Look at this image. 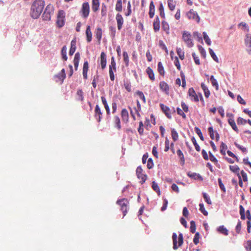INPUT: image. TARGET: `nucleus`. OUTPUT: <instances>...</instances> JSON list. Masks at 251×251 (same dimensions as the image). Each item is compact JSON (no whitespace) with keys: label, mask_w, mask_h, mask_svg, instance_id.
<instances>
[{"label":"nucleus","mask_w":251,"mask_h":251,"mask_svg":"<svg viewBox=\"0 0 251 251\" xmlns=\"http://www.w3.org/2000/svg\"><path fill=\"white\" fill-rule=\"evenodd\" d=\"M45 6L43 0H35L32 3L30 9V15L33 19H37L42 13Z\"/></svg>","instance_id":"nucleus-1"},{"label":"nucleus","mask_w":251,"mask_h":251,"mask_svg":"<svg viewBox=\"0 0 251 251\" xmlns=\"http://www.w3.org/2000/svg\"><path fill=\"white\" fill-rule=\"evenodd\" d=\"M173 242V249L174 250H177L178 247L182 246L183 243V236L182 233H179L178 237L176 233H173L172 235Z\"/></svg>","instance_id":"nucleus-2"},{"label":"nucleus","mask_w":251,"mask_h":251,"mask_svg":"<svg viewBox=\"0 0 251 251\" xmlns=\"http://www.w3.org/2000/svg\"><path fill=\"white\" fill-rule=\"evenodd\" d=\"M116 203L120 206V209L123 213V217L125 216L127 213V207L129 205V202L126 199H122L118 200Z\"/></svg>","instance_id":"nucleus-3"},{"label":"nucleus","mask_w":251,"mask_h":251,"mask_svg":"<svg viewBox=\"0 0 251 251\" xmlns=\"http://www.w3.org/2000/svg\"><path fill=\"white\" fill-rule=\"evenodd\" d=\"M90 13V5L88 2H83L79 11L81 17L87 19Z\"/></svg>","instance_id":"nucleus-4"},{"label":"nucleus","mask_w":251,"mask_h":251,"mask_svg":"<svg viewBox=\"0 0 251 251\" xmlns=\"http://www.w3.org/2000/svg\"><path fill=\"white\" fill-rule=\"evenodd\" d=\"M65 12L63 10H59L58 13L56 25L58 27H62L65 24Z\"/></svg>","instance_id":"nucleus-5"},{"label":"nucleus","mask_w":251,"mask_h":251,"mask_svg":"<svg viewBox=\"0 0 251 251\" xmlns=\"http://www.w3.org/2000/svg\"><path fill=\"white\" fill-rule=\"evenodd\" d=\"M182 38L187 46L189 48L193 46L194 44L191 39V35L188 32L184 31L182 35Z\"/></svg>","instance_id":"nucleus-6"},{"label":"nucleus","mask_w":251,"mask_h":251,"mask_svg":"<svg viewBox=\"0 0 251 251\" xmlns=\"http://www.w3.org/2000/svg\"><path fill=\"white\" fill-rule=\"evenodd\" d=\"M53 14L52 6L49 5L47 6L43 15V18L44 20L49 21L50 20L51 15Z\"/></svg>","instance_id":"nucleus-7"},{"label":"nucleus","mask_w":251,"mask_h":251,"mask_svg":"<svg viewBox=\"0 0 251 251\" xmlns=\"http://www.w3.org/2000/svg\"><path fill=\"white\" fill-rule=\"evenodd\" d=\"M136 175L138 178L141 180L140 182L143 184L145 182L147 178V176L143 173V169L141 167L139 166L136 169Z\"/></svg>","instance_id":"nucleus-8"},{"label":"nucleus","mask_w":251,"mask_h":251,"mask_svg":"<svg viewBox=\"0 0 251 251\" xmlns=\"http://www.w3.org/2000/svg\"><path fill=\"white\" fill-rule=\"evenodd\" d=\"M187 16L189 19H192L196 21L197 23H199L200 18L197 13L194 11L193 9H191L187 13Z\"/></svg>","instance_id":"nucleus-9"},{"label":"nucleus","mask_w":251,"mask_h":251,"mask_svg":"<svg viewBox=\"0 0 251 251\" xmlns=\"http://www.w3.org/2000/svg\"><path fill=\"white\" fill-rule=\"evenodd\" d=\"M160 107L161 108V109L163 112V113L165 114V115L167 116L168 118L169 119H171L172 118L171 116V111L170 109V108L164 105L163 103L160 104Z\"/></svg>","instance_id":"nucleus-10"},{"label":"nucleus","mask_w":251,"mask_h":251,"mask_svg":"<svg viewBox=\"0 0 251 251\" xmlns=\"http://www.w3.org/2000/svg\"><path fill=\"white\" fill-rule=\"evenodd\" d=\"M102 113L99 105H96L95 109V118L98 122H100L101 119Z\"/></svg>","instance_id":"nucleus-11"},{"label":"nucleus","mask_w":251,"mask_h":251,"mask_svg":"<svg viewBox=\"0 0 251 251\" xmlns=\"http://www.w3.org/2000/svg\"><path fill=\"white\" fill-rule=\"evenodd\" d=\"M189 96L191 97V99L195 102H198L199 100V97L196 93L195 91L193 88H191L188 90Z\"/></svg>","instance_id":"nucleus-12"},{"label":"nucleus","mask_w":251,"mask_h":251,"mask_svg":"<svg viewBox=\"0 0 251 251\" xmlns=\"http://www.w3.org/2000/svg\"><path fill=\"white\" fill-rule=\"evenodd\" d=\"M116 20L117 23L118 29L121 30L124 23V19L121 14L118 13L116 16Z\"/></svg>","instance_id":"nucleus-13"},{"label":"nucleus","mask_w":251,"mask_h":251,"mask_svg":"<svg viewBox=\"0 0 251 251\" xmlns=\"http://www.w3.org/2000/svg\"><path fill=\"white\" fill-rule=\"evenodd\" d=\"M208 131L209 134L211 139L214 140L215 139L214 133H216V140L218 141L219 140L220 136L218 133L216 131H214L213 128L212 126L208 127Z\"/></svg>","instance_id":"nucleus-14"},{"label":"nucleus","mask_w":251,"mask_h":251,"mask_svg":"<svg viewBox=\"0 0 251 251\" xmlns=\"http://www.w3.org/2000/svg\"><path fill=\"white\" fill-rule=\"evenodd\" d=\"M100 65L102 70L105 68L106 66V55L104 52H101L100 53Z\"/></svg>","instance_id":"nucleus-15"},{"label":"nucleus","mask_w":251,"mask_h":251,"mask_svg":"<svg viewBox=\"0 0 251 251\" xmlns=\"http://www.w3.org/2000/svg\"><path fill=\"white\" fill-rule=\"evenodd\" d=\"M121 117L123 122L125 123L128 122L129 114L126 108H124L122 110Z\"/></svg>","instance_id":"nucleus-16"},{"label":"nucleus","mask_w":251,"mask_h":251,"mask_svg":"<svg viewBox=\"0 0 251 251\" xmlns=\"http://www.w3.org/2000/svg\"><path fill=\"white\" fill-rule=\"evenodd\" d=\"M160 89L165 92L166 94H169V87L168 84L165 81H161L159 83Z\"/></svg>","instance_id":"nucleus-17"},{"label":"nucleus","mask_w":251,"mask_h":251,"mask_svg":"<svg viewBox=\"0 0 251 251\" xmlns=\"http://www.w3.org/2000/svg\"><path fill=\"white\" fill-rule=\"evenodd\" d=\"M86 36V40L88 43H90L92 39V33L91 30V26L87 25L85 31Z\"/></svg>","instance_id":"nucleus-18"},{"label":"nucleus","mask_w":251,"mask_h":251,"mask_svg":"<svg viewBox=\"0 0 251 251\" xmlns=\"http://www.w3.org/2000/svg\"><path fill=\"white\" fill-rule=\"evenodd\" d=\"M89 70V63L87 61H85L83 66V76L85 79H87L88 78L87 73Z\"/></svg>","instance_id":"nucleus-19"},{"label":"nucleus","mask_w":251,"mask_h":251,"mask_svg":"<svg viewBox=\"0 0 251 251\" xmlns=\"http://www.w3.org/2000/svg\"><path fill=\"white\" fill-rule=\"evenodd\" d=\"M100 5V0H92V9L94 12H96L99 10Z\"/></svg>","instance_id":"nucleus-20"},{"label":"nucleus","mask_w":251,"mask_h":251,"mask_svg":"<svg viewBox=\"0 0 251 251\" xmlns=\"http://www.w3.org/2000/svg\"><path fill=\"white\" fill-rule=\"evenodd\" d=\"M245 44L249 48V52L251 54V34H247L246 35Z\"/></svg>","instance_id":"nucleus-21"},{"label":"nucleus","mask_w":251,"mask_h":251,"mask_svg":"<svg viewBox=\"0 0 251 251\" xmlns=\"http://www.w3.org/2000/svg\"><path fill=\"white\" fill-rule=\"evenodd\" d=\"M153 27L155 32L158 31L160 29V20L158 16H156L154 20Z\"/></svg>","instance_id":"nucleus-22"},{"label":"nucleus","mask_w":251,"mask_h":251,"mask_svg":"<svg viewBox=\"0 0 251 251\" xmlns=\"http://www.w3.org/2000/svg\"><path fill=\"white\" fill-rule=\"evenodd\" d=\"M95 37L98 40V42L100 43L102 37V29L100 27H98L95 32Z\"/></svg>","instance_id":"nucleus-23"},{"label":"nucleus","mask_w":251,"mask_h":251,"mask_svg":"<svg viewBox=\"0 0 251 251\" xmlns=\"http://www.w3.org/2000/svg\"><path fill=\"white\" fill-rule=\"evenodd\" d=\"M155 13V6L154 5L153 2L151 1L150 4V9H149V16L150 18H152L154 15Z\"/></svg>","instance_id":"nucleus-24"},{"label":"nucleus","mask_w":251,"mask_h":251,"mask_svg":"<svg viewBox=\"0 0 251 251\" xmlns=\"http://www.w3.org/2000/svg\"><path fill=\"white\" fill-rule=\"evenodd\" d=\"M80 60V53L79 52H76L75 54V57L74 59V64L75 70H76L77 69V67L78 66L79 62Z\"/></svg>","instance_id":"nucleus-25"},{"label":"nucleus","mask_w":251,"mask_h":251,"mask_svg":"<svg viewBox=\"0 0 251 251\" xmlns=\"http://www.w3.org/2000/svg\"><path fill=\"white\" fill-rule=\"evenodd\" d=\"M228 124L232 127V129L236 131V132H239V129L236 125V123L234 121V119L233 118H229L228 120Z\"/></svg>","instance_id":"nucleus-26"},{"label":"nucleus","mask_w":251,"mask_h":251,"mask_svg":"<svg viewBox=\"0 0 251 251\" xmlns=\"http://www.w3.org/2000/svg\"><path fill=\"white\" fill-rule=\"evenodd\" d=\"M146 73L148 74L149 78L152 81H154L155 79L154 74L153 70L150 67H148L146 69Z\"/></svg>","instance_id":"nucleus-27"},{"label":"nucleus","mask_w":251,"mask_h":251,"mask_svg":"<svg viewBox=\"0 0 251 251\" xmlns=\"http://www.w3.org/2000/svg\"><path fill=\"white\" fill-rule=\"evenodd\" d=\"M76 49V40H73L71 42V48L69 50V55H72L75 52Z\"/></svg>","instance_id":"nucleus-28"},{"label":"nucleus","mask_w":251,"mask_h":251,"mask_svg":"<svg viewBox=\"0 0 251 251\" xmlns=\"http://www.w3.org/2000/svg\"><path fill=\"white\" fill-rule=\"evenodd\" d=\"M55 77L57 78L59 80L62 82L66 77V74L64 69H62L61 72L57 75H55Z\"/></svg>","instance_id":"nucleus-29"},{"label":"nucleus","mask_w":251,"mask_h":251,"mask_svg":"<svg viewBox=\"0 0 251 251\" xmlns=\"http://www.w3.org/2000/svg\"><path fill=\"white\" fill-rule=\"evenodd\" d=\"M162 28L167 34H169V25L168 23L165 21H163L162 22Z\"/></svg>","instance_id":"nucleus-30"},{"label":"nucleus","mask_w":251,"mask_h":251,"mask_svg":"<svg viewBox=\"0 0 251 251\" xmlns=\"http://www.w3.org/2000/svg\"><path fill=\"white\" fill-rule=\"evenodd\" d=\"M201 87L204 92L205 97L207 98H208L210 93L207 86L203 83H201Z\"/></svg>","instance_id":"nucleus-31"},{"label":"nucleus","mask_w":251,"mask_h":251,"mask_svg":"<svg viewBox=\"0 0 251 251\" xmlns=\"http://www.w3.org/2000/svg\"><path fill=\"white\" fill-rule=\"evenodd\" d=\"M101 101L104 105V108L106 110V113L107 114H109L110 113V108L106 100L104 97H101Z\"/></svg>","instance_id":"nucleus-32"},{"label":"nucleus","mask_w":251,"mask_h":251,"mask_svg":"<svg viewBox=\"0 0 251 251\" xmlns=\"http://www.w3.org/2000/svg\"><path fill=\"white\" fill-rule=\"evenodd\" d=\"M110 69L116 72V64L114 57L113 56L111 58V63L109 66V70Z\"/></svg>","instance_id":"nucleus-33"},{"label":"nucleus","mask_w":251,"mask_h":251,"mask_svg":"<svg viewBox=\"0 0 251 251\" xmlns=\"http://www.w3.org/2000/svg\"><path fill=\"white\" fill-rule=\"evenodd\" d=\"M76 99L79 101H83L84 99L83 92L81 89H78L76 92Z\"/></svg>","instance_id":"nucleus-34"},{"label":"nucleus","mask_w":251,"mask_h":251,"mask_svg":"<svg viewBox=\"0 0 251 251\" xmlns=\"http://www.w3.org/2000/svg\"><path fill=\"white\" fill-rule=\"evenodd\" d=\"M210 79L212 86L215 87L216 90H218L219 89V84L217 80L214 78V76L213 75H211Z\"/></svg>","instance_id":"nucleus-35"},{"label":"nucleus","mask_w":251,"mask_h":251,"mask_svg":"<svg viewBox=\"0 0 251 251\" xmlns=\"http://www.w3.org/2000/svg\"><path fill=\"white\" fill-rule=\"evenodd\" d=\"M187 175H188V176H189L190 177L194 178L195 179H200L201 180L202 179V177L201 175H200L199 174H197V173H195L189 172Z\"/></svg>","instance_id":"nucleus-36"},{"label":"nucleus","mask_w":251,"mask_h":251,"mask_svg":"<svg viewBox=\"0 0 251 251\" xmlns=\"http://www.w3.org/2000/svg\"><path fill=\"white\" fill-rule=\"evenodd\" d=\"M114 121L117 128L120 130L121 129V122L119 117L118 116L114 117Z\"/></svg>","instance_id":"nucleus-37"},{"label":"nucleus","mask_w":251,"mask_h":251,"mask_svg":"<svg viewBox=\"0 0 251 251\" xmlns=\"http://www.w3.org/2000/svg\"><path fill=\"white\" fill-rule=\"evenodd\" d=\"M218 231L225 235H227L228 234V230L224 226H220L218 228Z\"/></svg>","instance_id":"nucleus-38"},{"label":"nucleus","mask_w":251,"mask_h":251,"mask_svg":"<svg viewBox=\"0 0 251 251\" xmlns=\"http://www.w3.org/2000/svg\"><path fill=\"white\" fill-rule=\"evenodd\" d=\"M171 135H172V139L174 142H175L178 140V133L174 128H173L171 129Z\"/></svg>","instance_id":"nucleus-39"},{"label":"nucleus","mask_w":251,"mask_h":251,"mask_svg":"<svg viewBox=\"0 0 251 251\" xmlns=\"http://www.w3.org/2000/svg\"><path fill=\"white\" fill-rule=\"evenodd\" d=\"M122 0H117L115 6V10L118 12L122 11Z\"/></svg>","instance_id":"nucleus-40"},{"label":"nucleus","mask_w":251,"mask_h":251,"mask_svg":"<svg viewBox=\"0 0 251 251\" xmlns=\"http://www.w3.org/2000/svg\"><path fill=\"white\" fill-rule=\"evenodd\" d=\"M229 169L231 172L237 174V175L239 174L240 168L237 165H230Z\"/></svg>","instance_id":"nucleus-41"},{"label":"nucleus","mask_w":251,"mask_h":251,"mask_svg":"<svg viewBox=\"0 0 251 251\" xmlns=\"http://www.w3.org/2000/svg\"><path fill=\"white\" fill-rule=\"evenodd\" d=\"M135 113L138 117H140V112L141 111V106L138 100H137V107H134Z\"/></svg>","instance_id":"nucleus-42"},{"label":"nucleus","mask_w":251,"mask_h":251,"mask_svg":"<svg viewBox=\"0 0 251 251\" xmlns=\"http://www.w3.org/2000/svg\"><path fill=\"white\" fill-rule=\"evenodd\" d=\"M151 186L153 190L159 195L160 194V190L158 184L155 181H153Z\"/></svg>","instance_id":"nucleus-43"},{"label":"nucleus","mask_w":251,"mask_h":251,"mask_svg":"<svg viewBox=\"0 0 251 251\" xmlns=\"http://www.w3.org/2000/svg\"><path fill=\"white\" fill-rule=\"evenodd\" d=\"M158 71L160 75H164L165 71L164 70V67H163L162 64L161 62H159L158 63Z\"/></svg>","instance_id":"nucleus-44"},{"label":"nucleus","mask_w":251,"mask_h":251,"mask_svg":"<svg viewBox=\"0 0 251 251\" xmlns=\"http://www.w3.org/2000/svg\"><path fill=\"white\" fill-rule=\"evenodd\" d=\"M176 153L178 156L179 157L182 164H184L185 162V158L182 151L179 149L177 151Z\"/></svg>","instance_id":"nucleus-45"},{"label":"nucleus","mask_w":251,"mask_h":251,"mask_svg":"<svg viewBox=\"0 0 251 251\" xmlns=\"http://www.w3.org/2000/svg\"><path fill=\"white\" fill-rule=\"evenodd\" d=\"M168 5L170 10L173 11L176 7L175 2L173 0H168Z\"/></svg>","instance_id":"nucleus-46"},{"label":"nucleus","mask_w":251,"mask_h":251,"mask_svg":"<svg viewBox=\"0 0 251 251\" xmlns=\"http://www.w3.org/2000/svg\"><path fill=\"white\" fill-rule=\"evenodd\" d=\"M176 52L179 58L181 60H183L184 59V52L180 48H177Z\"/></svg>","instance_id":"nucleus-47"},{"label":"nucleus","mask_w":251,"mask_h":251,"mask_svg":"<svg viewBox=\"0 0 251 251\" xmlns=\"http://www.w3.org/2000/svg\"><path fill=\"white\" fill-rule=\"evenodd\" d=\"M61 54L62 56V58L65 60L66 61L67 60V48L65 46L63 47L61 50Z\"/></svg>","instance_id":"nucleus-48"},{"label":"nucleus","mask_w":251,"mask_h":251,"mask_svg":"<svg viewBox=\"0 0 251 251\" xmlns=\"http://www.w3.org/2000/svg\"><path fill=\"white\" fill-rule=\"evenodd\" d=\"M209 53H210L211 56L212 57V58H213V59L216 62L218 63L219 62L218 58L217 57V56H216L215 53H214V51L211 49L209 48Z\"/></svg>","instance_id":"nucleus-49"},{"label":"nucleus","mask_w":251,"mask_h":251,"mask_svg":"<svg viewBox=\"0 0 251 251\" xmlns=\"http://www.w3.org/2000/svg\"><path fill=\"white\" fill-rule=\"evenodd\" d=\"M209 159L210 160V161L213 162L215 165L218 164V161L217 159V158L214 156V155L210 151H209Z\"/></svg>","instance_id":"nucleus-50"},{"label":"nucleus","mask_w":251,"mask_h":251,"mask_svg":"<svg viewBox=\"0 0 251 251\" xmlns=\"http://www.w3.org/2000/svg\"><path fill=\"white\" fill-rule=\"evenodd\" d=\"M226 149L227 147L226 145L223 142H222L220 146V152L221 153V154H222L223 155H225L226 150Z\"/></svg>","instance_id":"nucleus-51"},{"label":"nucleus","mask_w":251,"mask_h":251,"mask_svg":"<svg viewBox=\"0 0 251 251\" xmlns=\"http://www.w3.org/2000/svg\"><path fill=\"white\" fill-rule=\"evenodd\" d=\"M191 140L195 146L196 150L198 151H200V150H201L200 147L197 143V141H196V139L195 138V137H193L191 139Z\"/></svg>","instance_id":"nucleus-52"},{"label":"nucleus","mask_w":251,"mask_h":251,"mask_svg":"<svg viewBox=\"0 0 251 251\" xmlns=\"http://www.w3.org/2000/svg\"><path fill=\"white\" fill-rule=\"evenodd\" d=\"M136 94L138 96V97L143 100L144 103L146 102V98L143 94V93L140 91H137L136 92Z\"/></svg>","instance_id":"nucleus-53"},{"label":"nucleus","mask_w":251,"mask_h":251,"mask_svg":"<svg viewBox=\"0 0 251 251\" xmlns=\"http://www.w3.org/2000/svg\"><path fill=\"white\" fill-rule=\"evenodd\" d=\"M124 61L126 66H128L129 63V58L127 53L126 51L123 52Z\"/></svg>","instance_id":"nucleus-54"},{"label":"nucleus","mask_w":251,"mask_h":251,"mask_svg":"<svg viewBox=\"0 0 251 251\" xmlns=\"http://www.w3.org/2000/svg\"><path fill=\"white\" fill-rule=\"evenodd\" d=\"M107 12V7L104 3H102L101 9V15L102 17L105 16Z\"/></svg>","instance_id":"nucleus-55"},{"label":"nucleus","mask_w":251,"mask_h":251,"mask_svg":"<svg viewBox=\"0 0 251 251\" xmlns=\"http://www.w3.org/2000/svg\"><path fill=\"white\" fill-rule=\"evenodd\" d=\"M180 75L182 79V86L184 89L186 86V82L185 80V76L184 73L182 72L180 73Z\"/></svg>","instance_id":"nucleus-56"},{"label":"nucleus","mask_w":251,"mask_h":251,"mask_svg":"<svg viewBox=\"0 0 251 251\" xmlns=\"http://www.w3.org/2000/svg\"><path fill=\"white\" fill-rule=\"evenodd\" d=\"M158 10L160 13V16L163 18H165V14L164 10V7L162 3L160 4Z\"/></svg>","instance_id":"nucleus-57"},{"label":"nucleus","mask_w":251,"mask_h":251,"mask_svg":"<svg viewBox=\"0 0 251 251\" xmlns=\"http://www.w3.org/2000/svg\"><path fill=\"white\" fill-rule=\"evenodd\" d=\"M203 36L204 40H205L206 43L208 45H210L211 43V40L205 32H203Z\"/></svg>","instance_id":"nucleus-58"},{"label":"nucleus","mask_w":251,"mask_h":251,"mask_svg":"<svg viewBox=\"0 0 251 251\" xmlns=\"http://www.w3.org/2000/svg\"><path fill=\"white\" fill-rule=\"evenodd\" d=\"M200 211L205 216H207L208 215L207 211L205 209L204 207V205L202 203H200Z\"/></svg>","instance_id":"nucleus-59"},{"label":"nucleus","mask_w":251,"mask_h":251,"mask_svg":"<svg viewBox=\"0 0 251 251\" xmlns=\"http://www.w3.org/2000/svg\"><path fill=\"white\" fill-rule=\"evenodd\" d=\"M195 130L196 132L199 135V136L201 140H202V141H203L204 140V138L203 137V135H202V133L201 132V129L199 127H196L195 128Z\"/></svg>","instance_id":"nucleus-60"},{"label":"nucleus","mask_w":251,"mask_h":251,"mask_svg":"<svg viewBox=\"0 0 251 251\" xmlns=\"http://www.w3.org/2000/svg\"><path fill=\"white\" fill-rule=\"evenodd\" d=\"M196 229V226L195 222L194 221H192L190 222V231L192 233H195Z\"/></svg>","instance_id":"nucleus-61"},{"label":"nucleus","mask_w":251,"mask_h":251,"mask_svg":"<svg viewBox=\"0 0 251 251\" xmlns=\"http://www.w3.org/2000/svg\"><path fill=\"white\" fill-rule=\"evenodd\" d=\"M153 166L154 164L152 159L151 158H149L147 161V168L149 169H151L153 168Z\"/></svg>","instance_id":"nucleus-62"},{"label":"nucleus","mask_w":251,"mask_h":251,"mask_svg":"<svg viewBox=\"0 0 251 251\" xmlns=\"http://www.w3.org/2000/svg\"><path fill=\"white\" fill-rule=\"evenodd\" d=\"M198 49H199V51L200 52L201 56H202L204 58H205L206 57V51H205V50L204 49V48L201 46H199Z\"/></svg>","instance_id":"nucleus-63"},{"label":"nucleus","mask_w":251,"mask_h":251,"mask_svg":"<svg viewBox=\"0 0 251 251\" xmlns=\"http://www.w3.org/2000/svg\"><path fill=\"white\" fill-rule=\"evenodd\" d=\"M245 247L247 251H251V240L247 242L246 245Z\"/></svg>","instance_id":"nucleus-64"}]
</instances>
